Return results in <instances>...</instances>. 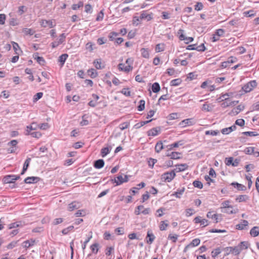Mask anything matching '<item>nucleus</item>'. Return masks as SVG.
I'll return each mask as SVG.
<instances>
[{
	"instance_id": "7ed1b4c3",
	"label": "nucleus",
	"mask_w": 259,
	"mask_h": 259,
	"mask_svg": "<svg viewBox=\"0 0 259 259\" xmlns=\"http://www.w3.org/2000/svg\"><path fill=\"white\" fill-rule=\"evenodd\" d=\"M66 35L65 33H62L59 35V38L56 41L51 43L52 48H56L60 45L65 41Z\"/></svg>"
},
{
	"instance_id": "ddd939ff",
	"label": "nucleus",
	"mask_w": 259,
	"mask_h": 259,
	"mask_svg": "<svg viewBox=\"0 0 259 259\" xmlns=\"http://www.w3.org/2000/svg\"><path fill=\"white\" fill-rule=\"evenodd\" d=\"M200 243V240L198 238H195L193 239L190 244L186 246L184 249V251H186L188 248L190 246L195 247L198 246Z\"/></svg>"
},
{
	"instance_id": "f8f14e48",
	"label": "nucleus",
	"mask_w": 259,
	"mask_h": 259,
	"mask_svg": "<svg viewBox=\"0 0 259 259\" xmlns=\"http://www.w3.org/2000/svg\"><path fill=\"white\" fill-rule=\"evenodd\" d=\"M119 69L121 71H124L126 72H128L132 70L133 66L130 65H127L125 66L124 64L122 63H120L118 65Z\"/></svg>"
},
{
	"instance_id": "a211bd4d",
	"label": "nucleus",
	"mask_w": 259,
	"mask_h": 259,
	"mask_svg": "<svg viewBox=\"0 0 259 259\" xmlns=\"http://www.w3.org/2000/svg\"><path fill=\"white\" fill-rule=\"evenodd\" d=\"M181 153L178 152H172L170 154H166L167 156L170 157L171 159H178L180 158Z\"/></svg>"
},
{
	"instance_id": "a19ab883",
	"label": "nucleus",
	"mask_w": 259,
	"mask_h": 259,
	"mask_svg": "<svg viewBox=\"0 0 259 259\" xmlns=\"http://www.w3.org/2000/svg\"><path fill=\"white\" fill-rule=\"evenodd\" d=\"M222 205H223V209H225L226 208H231L232 209L233 208V206L231 205H230V201L229 200H226L224 201Z\"/></svg>"
},
{
	"instance_id": "20e7f679",
	"label": "nucleus",
	"mask_w": 259,
	"mask_h": 259,
	"mask_svg": "<svg viewBox=\"0 0 259 259\" xmlns=\"http://www.w3.org/2000/svg\"><path fill=\"white\" fill-rule=\"evenodd\" d=\"M224 101V102L221 104V106L223 108L235 106L239 102L238 101H231L229 98H225V99H222V101Z\"/></svg>"
},
{
	"instance_id": "e433bc0d",
	"label": "nucleus",
	"mask_w": 259,
	"mask_h": 259,
	"mask_svg": "<svg viewBox=\"0 0 259 259\" xmlns=\"http://www.w3.org/2000/svg\"><path fill=\"white\" fill-rule=\"evenodd\" d=\"M94 64L95 65V67L97 69H100L103 67V66H102L101 64V59H96V60H95L94 62Z\"/></svg>"
},
{
	"instance_id": "3c124183",
	"label": "nucleus",
	"mask_w": 259,
	"mask_h": 259,
	"mask_svg": "<svg viewBox=\"0 0 259 259\" xmlns=\"http://www.w3.org/2000/svg\"><path fill=\"white\" fill-rule=\"evenodd\" d=\"M248 245L249 244L247 242H245V241L241 242L239 245V247L242 250L244 249H247L248 247Z\"/></svg>"
},
{
	"instance_id": "69168bd1",
	"label": "nucleus",
	"mask_w": 259,
	"mask_h": 259,
	"mask_svg": "<svg viewBox=\"0 0 259 259\" xmlns=\"http://www.w3.org/2000/svg\"><path fill=\"white\" fill-rule=\"evenodd\" d=\"M30 135H31L32 137L35 138H39L41 134L39 132H30Z\"/></svg>"
},
{
	"instance_id": "7c9ffc66",
	"label": "nucleus",
	"mask_w": 259,
	"mask_h": 259,
	"mask_svg": "<svg viewBox=\"0 0 259 259\" xmlns=\"http://www.w3.org/2000/svg\"><path fill=\"white\" fill-rule=\"evenodd\" d=\"M160 85L158 82H154L152 85V90L153 92L156 93L160 91Z\"/></svg>"
},
{
	"instance_id": "6ab92c4d",
	"label": "nucleus",
	"mask_w": 259,
	"mask_h": 259,
	"mask_svg": "<svg viewBox=\"0 0 259 259\" xmlns=\"http://www.w3.org/2000/svg\"><path fill=\"white\" fill-rule=\"evenodd\" d=\"M250 234L253 237H256L259 235V227H253L250 231Z\"/></svg>"
},
{
	"instance_id": "4468645a",
	"label": "nucleus",
	"mask_w": 259,
	"mask_h": 259,
	"mask_svg": "<svg viewBox=\"0 0 259 259\" xmlns=\"http://www.w3.org/2000/svg\"><path fill=\"white\" fill-rule=\"evenodd\" d=\"M39 178L36 177H27L24 180V182L26 184H32L36 183Z\"/></svg>"
},
{
	"instance_id": "e2e57ef3",
	"label": "nucleus",
	"mask_w": 259,
	"mask_h": 259,
	"mask_svg": "<svg viewBox=\"0 0 259 259\" xmlns=\"http://www.w3.org/2000/svg\"><path fill=\"white\" fill-rule=\"evenodd\" d=\"M251 178H252V176H250V175L245 176V178L248 181V187L249 189L250 188V187H251V185H252Z\"/></svg>"
},
{
	"instance_id": "f03ea898",
	"label": "nucleus",
	"mask_w": 259,
	"mask_h": 259,
	"mask_svg": "<svg viewBox=\"0 0 259 259\" xmlns=\"http://www.w3.org/2000/svg\"><path fill=\"white\" fill-rule=\"evenodd\" d=\"M175 176L176 174L175 170H173L163 174L161 176V179L165 182H170L174 179Z\"/></svg>"
},
{
	"instance_id": "dca6fc26",
	"label": "nucleus",
	"mask_w": 259,
	"mask_h": 259,
	"mask_svg": "<svg viewBox=\"0 0 259 259\" xmlns=\"http://www.w3.org/2000/svg\"><path fill=\"white\" fill-rule=\"evenodd\" d=\"M35 240L33 239L28 240L23 242L22 246L25 248H28L29 247L33 246L34 244Z\"/></svg>"
},
{
	"instance_id": "de8ad7c7",
	"label": "nucleus",
	"mask_w": 259,
	"mask_h": 259,
	"mask_svg": "<svg viewBox=\"0 0 259 259\" xmlns=\"http://www.w3.org/2000/svg\"><path fill=\"white\" fill-rule=\"evenodd\" d=\"M86 215V211L84 209L78 210L75 213L76 217H83Z\"/></svg>"
},
{
	"instance_id": "58836bf2",
	"label": "nucleus",
	"mask_w": 259,
	"mask_h": 259,
	"mask_svg": "<svg viewBox=\"0 0 259 259\" xmlns=\"http://www.w3.org/2000/svg\"><path fill=\"white\" fill-rule=\"evenodd\" d=\"M221 252V249L220 247H218L211 251V256L213 258H215Z\"/></svg>"
},
{
	"instance_id": "cd10ccee",
	"label": "nucleus",
	"mask_w": 259,
	"mask_h": 259,
	"mask_svg": "<svg viewBox=\"0 0 259 259\" xmlns=\"http://www.w3.org/2000/svg\"><path fill=\"white\" fill-rule=\"evenodd\" d=\"M147 237H149V240L147 241V243L149 244H151L155 238L153 234L149 231L147 232Z\"/></svg>"
},
{
	"instance_id": "0eeeda50",
	"label": "nucleus",
	"mask_w": 259,
	"mask_h": 259,
	"mask_svg": "<svg viewBox=\"0 0 259 259\" xmlns=\"http://www.w3.org/2000/svg\"><path fill=\"white\" fill-rule=\"evenodd\" d=\"M81 207V204L79 202L73 201L69 203L68 205L67 210L72 211L75 209H78Z\"/></svg>"
},
{
	"instance_id": "4c0bfd02",
	"label": "nucleus",
	"mask_w": 259,
	"mask_h": 259,
	"mask_svg": "<svg viewBox=\"0 0 259 259\" xmlns=\"http://www.w3.org/2000/svg\"><path fill=\"white\" fill-rule=\"evenodd\" d=\"M182 82V80L180 78H177L172 80L170 82V84L171 86H178L180 85Z\"/></svg>"
},
{
	"instance_id": "5fc2aeb1",
	"label": "nucleus",
	"mask_w": 259,
	"mask_h": 259,
	"mask_svg": "<svg viewBox=\"0 0 259 259\" xmlns=\"http://www.w3.org/2000/svg\"><path fill=\"white\" fill-rule=\"evenodd\" d=\"M98 246L99 244L97 243H95L91 245V249L93 253H97L98 252L99 250Z\"/></svg>"
},
{
	"instance_id": "c9c22d12",
	"label": "nucleus",
	"mask_w": 259,
	"mask_h": 259,
	"mask_svg": "<svg viewBox=\"0 0 259 259\" xmlns=\"http://www.w3.org/2000/svg\"><path fill=\"white\" fill-rule=\"evenodd\" d=\"M23 32L25 35H32L35 33V31L30 28H25L23 29Z\"/></svg>"
},
{
	"instance_id": "a18cd8bd",
	"label": "nucleus",
	"mask_w": 259,
	"mask_h": 259,
	"mask_svg": "<svg viewBox=\"0 0 259 259\" xmlns=\"http://www.w3.org/2000/svg\"><path fill=\"white\" fill-rule=\"evenodd\" d=\"M43 96V93L41 92H39L36 94L33 98V101L34 102H37L38 100L42 98Z\"/></svg>"
},
{
	"instance_id": "c03bdc74",
	"label": "nucleus",
	"mask_w": 259,
	"mask_h": 259,
	"mask_svg": "<svg viewBox=\"0 0 259 259\" xmlns=\"http://www.w3.org/2000/svg\"><path fill=\"white\" fill-rule=\"evenodd\" d=\"M254 148L248 147L244 149V152L246 154L251 155L254 153Z\"/></svg>"
},
{
	"instance_id": "ea45409f",
	"label": "nucleus",
	"mask_w": 259,
	"mask_h": 259,
	"mask_svg": "<svg viewBox=\"0 0 259 259\" xmlns=\"http://www.w3.org/2000/svg\"><path fill=\"white\" fill-rule=\"evenodd\" d=\"M145 101L144 100H141L139 102V105L137 107L138 110L143 111L145 109Z\"/></svg>"
},
{
	"instance_id": "f3484780",
	"label": "nucleus",
	"mask_w": 259,
	"mask_h": 259,
	"mask_svg": "<svg viewBox=\"0 0 259 259\" xmlns=\"http://www.w3.org/2000/svg\"><path fill=\"white\" fill-rule=\"evenodd\" d=\"M104 161L103 159H98L94 162V166L95 168L100 169L104 166Z\"/></svg>"
},
{
	"instance_id": "f257e3e1",
	"label": "nucleus",
	"mask_w": 259,
	"mask_h": 259,
	"mask_svg": "<svg viewBox=\"0 0 259 259\" xmlns=\"http://www.w3.org/2000/svg\"><path fill=\"white\" fill-rule=\"evenodd\" d=\"M256 85L257 83L255 80H251L244 84L242 87V89L245 93H249L251 91Z\"/></svg>"
},
{
	"instance_id": "2eb2a0df",
	"label": "nucleus",
	"mask_w": 259,
	"mask_h": 259,
	"mask_svg": "<svg viewBox=\"0 0 259 259\" xmlns=\"http://www.w3.org/2000/svg\"><path fill=\"white\" fill-rule=\"evenodd\" d=\"M40 25L43 27H46L49 26L50 28H52L54 26L52 21L42 20L40 22Z\"/></svg>"
},
{
	"instance_id": "79ce46f5",
	"label": "nucleus",
	"mask_w": 259,
	"mask_h": 259,
	"mask_svg": "<svg viewBox=\"0 0 259 259\" xmlns=\"http://www.w3.org/2000/svg\"><path fill=\"white\" fill-rule=\"evenodd\" d=\"M130 126V122H124L121 124H120L118 126V127L121 130H124L126 128H127L128 126Z\"/></svg>"
},
{
	"instance_id": "393cba45",
	"label": "nucleus",
	"mask_w": 259,
	"mask_h": 259,
	"mask_svg": "<svg viewBox=\"0 0 259 259\" xmlns=\"http://www.w3.org/2000/svg\"><path fill=\"white\" fill-rule=\"evenodd\" d=\"M165 50V45L163 43L158 44L155 46V52L157 53L163 52Z\"/></svg>"
},
{
	"instance_id": "6e6d98bb",
	"label": "nucleus",
	"mask_w": 259,
	"mask_h": 259,
	"mask_svg": "<svg viewBox=\"0 0 259 259\" xmlns=\"http://www.w3.org/2000/svg\"><path fill=\"white\" fill-rule=\"evenodd\" d=\"M185 212L186 216L189 217L192 215L194 213L195 211L192 208H188L186 209Z\"/></svg>"
},
{
	"instance_id": "bf43d9fd",
	"label": "nucleus",
	"mask_w": 259,
	"mask_h": 259,
	"mask_svg": "<svg viewBox=\"0 0 259 259\" xmlns=\"http://www.w3.org/2000/svg\"><path fill=\"white\" fill-rule=\"evenodd\" d=\"M165 210L164 208L160 207L156 210V215L157 217H161L163 215V211Z\"/></svg>"
},
{
	"instance_id": "39448f33",
	"label": "nucleus",
	"mask_w": 259,
	"mask_h": 259,
	"mask_svg": "<svg viewBox=\"0 0 259 259\" xmlns=\"http://www.w3.org/2000/svg\"><path fill=\"white\" fill-rule=\"evenodd\" d=\"M20 178V176L16 175H7L4 177L3 179V181L4 183H13L15 181L18 180Z\"/></svg>"
},
{
	"instance_id": "f704fd0d",
	"label": "nucleus",
	"mask_w": 259,
	"mask_h": 259,
	"mask_svg": "<svg viewBox=\"0 0 259 259\" xmlns=\"http://www.w3.org/2000/svg\"><path fill=\"white\" fill-rule=\"evenodd\" d=\"M243 16L247 17H251L255 16V13L253 10L245 11L243 13Z\"/></svg>"
},
{
	"instance_id": "c85d7f7f",
	"label": "nucleus",
	"mask_w": 259,
	"mask_h": 259,
	"mask_svg": "<svg viewBox=\"0 0 259 259\" xmlns=\"http://www.w3.org/2000/svg\"><path fill=\"white\" fill-rule=\"evenodd\" d=\"M207 217L208 218H210L212 219H214L215 221V223H218L219 222L218 221V215L216 213H213L212 212L209 211L207 213Z\"/></svg>"
},
{
	"instance_id": "09e8293b",
	"label": "nucleus",
	"mask_w": 259,
	"mask_h": 259,
	"mask_svg": "<svg viewBox=\"0 0 259 259\" xmlns=\"http://www.w3.org/2000/svg\"><path fill=\"white\" fill-rule=\"evenodd\" d=\"M193 186L196 187L198 188L199 189H202L203 188V184L201 183V182L198 181V180H195L193 183Z\"/></svg>"
},
{
	"instance_id": "aec40b11",
	"label": "nucleus",
	"mask_w": 259,
	"mask_h": 259,
	"mask_svg": "<svg viewBox=\"0 0 259 259\" xmlns=\"http://www.w3.org/2000/svg\"><path fill=\"white\" fill-rule=\"evenodd\" d=\"M111 149H112L111 146H110L109 147H104V148H102L101 151V154L102 156L103 157H104L105 156H106L111 151Z\"/></svg>"
},
{
	"instance_id": "9d476101",
	"label": "nucleus",
	"mask_w": 259,
	"mask_h": 259,
	"mask_svg": "<svg viewBox=\"0 0 259 259\" xmlns=\"http://www.w3.org/2000/svg\"><path fill=\"white\" fill-rule=\"evenodd\" d=\"M128 180V178L126 175L124 176V178L122 176H118L116 178L114 177V183L116 184V185H119L123 183L126 182Z\"/></svg>"
},
{
	"instance_id": "864d4df0",
	"label": "nucleus",
	"mask_w": 259,
	"mask_h": 259,
	"mask_svg": "<svg viewBox=\"0 0 259 259\" xmlns=\"http://www.w3.org/2000/svg\"><path fill=\"white\" fill-rule=\"evenodd\" d=\"M219 133V132L218 130L215 131H206L205 132L206 135H211V136H217Z\"/></svg>"
},
{
	"instance_id": "b1692460",
	"label": "nucleus",
	"mask_w": 259,
	"mask_h": 259,
	"mask_svg": "<svg viewBox=\"0 0 259 259\" xmlns=\"http://www.w3.org/2000/svg\"><path fill=\"white\" fill-rule=\"evenodd\" d=\"M164 146L161 141L158 142L155 145V150L157 153H159L163 149Z\"/></svg>"
},
{
	"instance_id": "603ef678",
	"label": "nucleus",
	"mask_w": 259,
	"mask_h": 259,
	"mask_svg": "<svg viewBox=\"0 0 259 259\" xmlns=\"http://www.w3.org/2000/svg\"><path fill=\"white\" fill-rule=\"evenodd\" d=\"M203 8V5L201 2H197L196 4L194 6V9L197 11H199L202 10Z\"/></svg>"
},
{
	"instance_id": "13d9d810",
	"label": "nucleus",
	"mask_w": 259,
	"mask_h": 259,
	"mask_svg": "<svg viewBox=\"0 0 259 259\" xmlns=\"http://www.w3.org/2000/svg\"><path fill=\"white\" fill-rule=\"evenodd\" d=\"M157 159L150 158L148 160V165L149 167L153 168L154 165L156 163Z\"/></svg>"
},
{
	"instance_id": "5701e85b",
	"label": "nucleus",
	"mask_w": 259,
	"mask_h": 259,
	"mask_svg": "<svg viewBox=\"0 0 259 259\" xmlns=\"http://www.w3.org/2000/svg\"><path fill=\"white\" fill-rule=\"evenodd\" d=\"M30 161H31V159L30 158H27L26 159V160L24 162L23 167V169L21 173V175H23L25 173V172L26 171V170L27 169V168L29 166Z\"/></svg>"
},
{
	"instance_id": "72a5a7b5",
	"label": "nucleus",
	"mask_w": 259,
	"mask_h": 259,
	"mask_svg": "<svg viewBox=\"0 0 259 259\" xmlns=\"http://www.w3.org/2000/svg\"><path fill=\"white\" fill-rule=\"evenodd\" d=\"M168 226L167 221H163L160 222L159 229L161 231H164L166 229V227Z\"/></svg>"
},
{
	"instance_id": "8fccbe9b",
	"label": "nucleus",
	"mask_w": 259,
	"mask_h": 259,
	"mask_svg": "<svg viewBox=\"0 0 259 259\" xmlns=\"http://www.w3.org/2000/svg\"><path fill=\"white\" fill-rule=\"evenodd\" d=\"M114 233L118 235H123L124 233V229L123 227H120L114 230Z\"/></svg>"
},
{
	"instance_id": "423d86ee",
	"label": "nucleus",
	"mask_w": 259,
	"mask_h": 259,
	"mask_svg": "<svg viewBox=\"0 0 259 259\" xmlns=\"http://www.w3.org/2000/svg\"><path fill=\"white\" fill-rule=\"evenodd\" d=\"M195 122L193 118H187L184 119L180 122L179 125L181 127H184L187 126H191L194 125Z\"/></svg>"
},
{
	"instance_id": "0e129e2a",
	"label": "nucleus",
	"mask_w": 259,
	"mask_h": 259,
	"mask_svg": "<svg viewBox=\"0 0 259 259\" xmlns=\"http://www.w3.org/2000/svg\"><path fill=\"white\" fill-rule=\"evenodd\" d=\"M225 30L223 29H219L216 30L214 34L218 36L219 37L224 35Z\"/></svg>"
},
{
	"instance_id": "a878e982",
	"label": "nucleus",
	"mask_w": 259,
	"mask_h": 259,
	"mask_svg": "<svg viewBox=\"0 0 259 259\" xmlns=\"http://www.w3.org/2000/svg\"><path fill=\"white\" fill-rule=\"evenodd\" d=\"M68 57V55L67 54H63L59 57V62L61 63V66L64 65Z\"/></svg>"
},
{
	"instance_id": "2f4dec72",
	"label": "nucleus",
	"mask_w": 259,
	"mask_h": 259,
	"mask_svg": "<svg viewBox=\"0 0 259 259\" xmlns=\"http://www.w3.org/2000/svg\"><path fill=\"white\" fill-rule=\"evenodd\" d=\"M232 185L236 187L238 190L244 191L245 190V186L236 182L232 183Z\"/></svg>"
},
{
	"instance_id": "49530a36",
	"label": "nucleus",
	"mask_w": 259,
	"mask_h": 259,
	"mask_svg": "<svg viewBox=\"0 0 259 259\" xmlns=\"http://www.w3.org/2000/svg\"><path fill=\"white\" fill-rule=\"evenodd\" d=\"M242 134L245 136H248L250 137H254L259 135L256 132H244L242 133Z\"/></svg>"
},
{
	"instance_id": "6e6552de",
	"label": "nucleus",
	"mask_w": 259,
	"mask_h": 259,
	"mask_svg": "<svg viewBox=\"0 0 259 259\" xmlns=\"http://www.w3.org/2000/svg\"><path fill=\"white\" fill-rule=\"evenodd\" d=\"M38 128V124L36 122H32L30 125L26 126V129L25 132V135H29L30 132L32 131L36 130Z\"/></svg>"
},
{
	"instance_id": "774afa93",
	"label": "nucleus",
	"mask_w": 259,
	"mask_h": 259,
	"mask_svg": "<svg viewBox=\"0 0 259 259\" xmlns=\"http://www.w3.org/2000/svg\"><path fill=\"white\" fill-rule=\"evenodd\" d=\"M235 124L240 126H243L245 124V121L243 119H238L236 120Z\"/></svg>"
},
{
	"instance_id": "c756f323",
	"label": "nucleus",
	"mask_w": 259,
	"mask_h": 259,
	"mask_svg": "<svg viewBox=\"0 0 259 259\" xmlns=\"http://www.w3.org/2000/svg\"><path fill=\"white\" fill-rule=\"evenodd\" d=\"M142 56L145 58H149V52L148 49L142 48L141 49Z\"/></svg>"
},
{
	"instance_id": "4be33fe9",
	"label": "nucleus",
	"mask_w": 259,
	"mask_h": 259,
	"mask_svg": "<svg viewBox=\"0 0 259 259\" xmlns=\"http://www.w3.org/2000/svg\"><path fill=\"white\" fill-rule=\"evenodd\" d=\"M185 188L183 187L182 188H179L177 190V191H176L174 194H172V196H175L177 198H181V195L183 194L184 191H185Z\"/></svg>"
},
{
	"instance_id": "680f3d73",
	"label": "nucleus",
	"mask_w": 259,
	"mask_h": 259,
	"mask_svg": "<svg viewBox=\"0 0 259 259\" xmlns=\"http://www.w3.org/2000/svg\"><path fill=\"white\" fill-rule=\"evenodd\" d=\"M83 6V3L82 2H79L77 4H74L72 6V9L73 10H76L80 7Z\"/></svg>"
},
{
	"instance_id": "052dcab7",
	"label": "nucleus",
	"mask_w": 259,
	"mask_h": 259,
	"mask_svg": "<svg viewBox=\"0 0 259 259\" xmlns=\"http://www.w3.org/2000/svg\"><path fill=\"white\" fill-rule=\"evenodd\" d=\"M202 110L203 111L209 112L211 110V108L207 103H204L202 106Z\"/></svg>"
},
{
	"instance_id": "9b49d317",
	"label": "nucleus",
	"mask_w": 259,
	"mask_h": 259,
	"mask_svg": "<svg viewBox=\"0 0 259 259\" xmlns=\"http://www.w3.org/2000/svg\"><path fill=\"white\" fill-rule=\"evenodd\" d=\"M248 222L246 220H241L240 223L236 226V228L239 230L247 229Z\"/></svg>"
},
{
	"instance_id": "412c9836",
	"label": "nucleus",
	"mask_w": 259,
	"mask_h": 259,
	"mask_svg": "<svg viewBox=\"0 0 259 259\" xmlns=\"http://www.w3.org/2000/svg\"><path fill=\"white\" fill-rule=\"evenodd\" d=\"M249 197L246 195H241L238 196L236 198V201L238 202H245L248 200Z\"/></svg>"
},
{
	"instance_id": "1a4fd4ad",
	"label": "nucleus",
	"mask_w": 259,
	"mask_h": 259,
	"mask_svg": "<svg viewBox=\"0 0 259 259\" xmlns=\"http://www.w3.org/2000/svg\"><path fill=\"white\" fill-rule=\"evenodd\" d=\"M161 132V128L159 126L153 127L147 132L148 136L155 137L158 135Z\"/></svg>"
},
{
	"instance_id": "473e14b6",
	"label": "nucleus",
	"mask_w": 259,
	"mask_h": 259,
	"mask_svg": "<svg viewBox=\"0 0 259 259\" xmlns=\"http://www.w3.org/2000/svg\"><path fill=\"white\" fill-rule=\"evenodd\" d=\"M89 75L92 78H95L97 76L96 70L93 68L89 69L88 71Z\"/></svg>"
},
{
	"instance_id": "37998d69",
	"label": "nucleus",
	"mask_w": 259,
	"mask_h": 259,
	"mask_svg": "<svg viewBox=\"0 0 259 259\" xmlns=\"http://www.w3.org/2000/svg\"><path fill=\"white\" fill-rule=\"evenodd\" d=\"M140 19L141 20L147 19L148 20H149L151 19V17L150 15L148 14L147 13L145 12H143L140 16Z\"/></svg>"
},
{
	"instance_id": "4d7b16f0",
	"label": "nucleus",
	"mask_w": 259,
	"mask_h": 259,
	"mask_svg": "<svg viewBox=\"0 0 259 259\" xmlns=\"http://www.w3.org/2000/svg\"><path fill=\"white\" fill-rule=\"evenodd\" d=\"M27 10V8L24 6H20L19 8H18V14L19 15H22Z\"/></svg>"
},
{
	"instance_id": "338daca9",
	"label": "nucleus",
	"mask_w": 259,
	"mask_h": 259,
	"mask_svg": "<svg viewBox=\"0 0 259 259\" xmlns=\"http://www.w3.org/2000/svg\"><path fill=\"white\" fill-rule=\"evenodd\" d=\"M224 212L227 213L228 214H234L236 213L237 211L235 209H233V208H226L223 211Z\"/></svg>"
},
{
	"instance_id": "bb28decb",
	"label": "nucleus",
	"mask_w": 259,
	"mask_h": 259,
	"mask_svg": "<svg viewBox=\"0 0 259 259\" xmlns=\"http://www.w3.org/2000/svg\"><path fill=\"white\" fill-rule=\"evenodd\" d=\"M188 165L186 163L178 164L177 165V171L178 172L183 171L186 170L188 168Z\"/></svg>"
}]
</instances>
